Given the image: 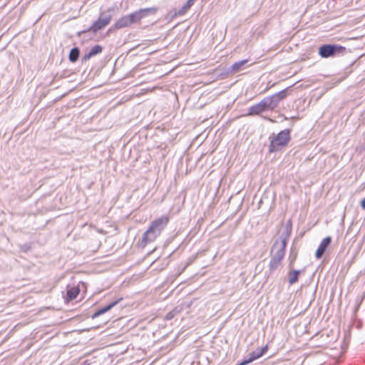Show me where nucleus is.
<instances>
[{"label": "nucleus", "mask_w": 365, "mask_h": 365, "mask_svg": "<svg viewBox=\"0 0 365 365\" xmlns=\"http://www.w3.org/2000/svg\"><path fill=\"white\" fill-rule=\"evenodd\" d=\"M287 96L285 91H282L272 96L264 98L259 103L254 105L249 109V115H258L266 110L274 109L280 101Z\"/></svg>", "instance_id": "2"}, {"label": "nucleus", "mask_w": 365, "mask_h": 365, "mask_svg": "<svg viewBox=\"0 0 365 365\" xmlns=\"http://www.w3.org/2000/svg\"><path fill=\"white\" fill-rule=\"evenodd\" d=\"M169 222L168 216H162L153 221L149 228L144 232L140 245L144 247L147 244L154 242L161 234Z\"/></svg>", "instance_id": "1"}, {"label": "nucleus", "mask_w": 365, "mask_h": 365, "mask_svg": "<svg viewBox=\"0 0 365 365\" xmlns=\"http://www.w3.org/2000/svg\"><path fill=\"white\" fill-rule=\"evenodd\" d=\"M195 0H188L178 11V15H182L193 5Z\"/></svg>", "instance_id": "13"}, {"label": "nucleus", "mask_w": 365, "mask_h": 365, "mask_svg": "<svg viewBox=\"0 0 365 365\" xmlns=\"http://www.w3.org/2000/svg\"><path fill=\"white\" fill-rule=\"evenodd\" d=\"M360 205L362 209H365V197L361 201Z\"/></svg>", "instance_id": "19"}, {"label": "nucleus", "mask_w": 365, "mask_h": 365, "mask_svg": "<svg viewBox=\"0 0 365 365\" xmlns=\"http://www.w3.org/2000/svg\"><path fill=\"white\" fill-rule=\"evenodd\" d=\"M282 260V259L277 258L275 257H272L270 262H269V269L271 270L276 269L280 264Z\"/></svg>", "instance_id": "14"}, {"label": "nucleus", "mask_w": 365, "mask_h": 365, "mask_svg": "<svg viewBox=\"0 0 365 365\" xmlns=\"http://www.w3.org/2000/svg\"><path fill=\"white\" fill-rule=\"evenodd\" d=\"M79 288L77 287H73L68 289L67 291V300H73L74 299L78 294H79Z\"/></svg>", "instance_id": "10"}, {"label": "nucleus", "mask_w": 365, "mask_h": 365, "mask_svg": "<svg viewBox=\"0 0 365 365\" xmlns=\"http://www.w3.org/2000/svg\"><path fill=\"white\" fill-rule=\"evenodd\" d=\"M248 61L242 60L238 62H236L232 66L231 71L232 73H237L241 70V68L243 65H245Z\"/></svg>", "instance_id": "15"}, {"label": "nucleus", "mask_w": 365, "mask_h": 365, "mask_svg": "<svg viewBox=\"0 0 365 365\" xmlns=\"http://www.w3.org/2000/svg\"><path fill=\"white\" fill-rule=\"evenodd\" d=\"M78 56H79L78 49L76 48H72L71 51H70L69 59L71 61L75 62L78 59Z\"/></svg>", "instance_id": "16"}, {"label": "nucleus", "mask_w": 365, "mask_h": 365, "mask_svg": "<svg viewBox=\"0 0 365 365\" xmlns=\"http://www.w3.org/2000/svg\"><path fill=\"white\" fill-rule=\"evenodd\" d=\"M174 316H175L174 311H173V312H169V313L166 315L165 319L169 320V319H171L172 318H173V317H174Z\"/></svg>", "instance_id": "18"}, {"label": "nucleus", "mask_w": 365, "mask_h": 365, "mask_svg": "<svg viewBox=\"0 0 365 365\" xmlns=\"http://www.w3.org/2000/svg\"><path fill=\"white\" fill-rule=\"evenodd\" d=\"M297 251L294 249L292 248V250L290 251L289 256V266L290 267L292 266V264L295 261V259L297 258Z\"/></svg>", "instance_id": "17"}, {"label": "nucleus", "mask_w": 365, "mask_h": 365, "mask_svg": "<svg viewBox=\"0 0 365 365\" xmlns=\"http://www.w3.org/2000/svg\"><path fill=\"white\" fill-rule=\"evenodd\" d=\"M335 53V46L331 45H324L319 49V53L322 58H328Z\"/></svg>", "instance_id": "8"}, {"label": "nucleus", "mask_w": 365, "mask_h": 365, "mask_svg": "<svg viewBox=\"0 0 365 365\" xmlns=\"http://www.w3.org/2000/svg\"><path fill=\"white\" fill-rule=\"evenodd\" d=\"M289 140V132L287 130L281 131L276 137H274L269 146L271 152L277 151L287 145Z\"/></svg>", "instance_id": "4"}, {"label": "nucleus", "mask_w": 365, "mask_h": 365, "mask_svg": "<svg viewBox=\"0 0 365 365\" xmlns=\"http://www.w3.org/2000/svg\"><path fill=\"white\" fill-rule=\"evenodd\" d=\"M331 239L330 237H327L322 240L315 253V256L317 259H320L323 256L327 248L331 243Z\"/></svg>", "instance_id": "7"}, {"label": "nucleus", "mask_w": 365, "mask_h": 365, "mask_svg": "<svg viewBox=\"0 0 365 365\" xmlns=\"http://www.w3.org/2000/svg\"><path fill=\"white\" fill-rule=\"evenodd\" d=\"M102 51V47L99 45H96L91 48L88 53L86 55V58H90L91 57L100 53Z\"/></svg>", "instance_id": "12"}, {"label": "nucleus", "mask_w": 365, "mask_h": 365, "mask_svg": "<svg viewBox=\"0 0 365 365\" xmlns=\"http://www.w3.org/2000/svg\"><path fill=\"white\" fill-rule=\"evenodd\" d=\"M120 299L119 300H117V301H115L110 304H109L108 305L106 306L105 307L99 309L98 311H97L96 312H95L93 316H92V318L93 319H95L98 317H99L100 315L108 312L109 310H110L114 306H115L118 302L120 301Z\"/></svg>", "instance_id": "9"}, {"label": "nucleus", "mask_w": 365, "mask_h": 365, "mask_svg": "<svg viewBox=\"0 0 365 365\" xmlns=\"http://www.w3.org/2000/svg\"><path fill=\"white\" fill-rule=\"evenodd\" d=\"M300 272L298 270H291L288 274V279L289 284H294L298 281V276Z\"/></svg>", "instance_id": "11"}, {"label": "nucleus", "mask_w": 365, "mask_h": 365, "mask_svg": "<svg viewBox=\"0 0 365 365\" xmlns=\"http://www.w3.org/2000/svg\"><path fill=\"white\" fill-rule=\"evenodd\" d=\"M112 16L102 14L98 21L94 22L91 28L92 31L96 32L97 31L106 26L111 21Z\"/></svg>", "instance_id": "6"}, {"label": "nucleus", "mask_w": 365, "mask_h": 365, "mask_svg": "<svg viewBox=\"0 0 365 365\" xmlns=\"http://www.w3.org/2000/svg\"><path fill=\"white\" fill-rule=\"evenodd\" d=\"M289 235V231L287 232V236L280 240H277L272 246V257L283 259L287 245V237Z\"/></svg>", "instance_id": "5"}, {"label": "nucleus", "mask_w": 365, "mask_h": 365, "mask_svg": "<svg viewBox=\"0 0 365 365\" xmlns=\"http://www.w3.org/2000/svg\"><path fill=\"white\" fill-rule=\"evenodd\" d=\"M157 9L155 8H146L136 11L128 15L120 17L114 24L116 29L128 27L133 24L139 22L142 19L154 14Z\"/></svg>", "instance_id": "3"}]
</instances>
